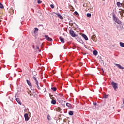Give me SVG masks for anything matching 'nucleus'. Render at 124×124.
Listing matches in <instances>:
<instances>
[{
  "label": "nucleus",
  "mask_w": 124,
  "mask_h": 124,
  "mask_svg": "<svg viewBox=\"0 0 124 124\" xmlns=\"http://www.w3.org/2000/svg\"><path fill=\"white\" fill-rule=\"evenodd\" d=\"M111 85L112 86V87L114 90L118 89V83H115L114 81H112L111 83Z\"/></svg>",
  "instance_id": "2"
},
{
  "label": "nucleus",
  "mask_w": 124,
  "mask_h": 124,
  "mask_svg": "<svg viewBox=\"0 0 124 124\" xmlns=\"http://www.w3.org/2000/svg\"><path fill=\"white\" fill-rule=\"evenodd\" d=\"M119 44H120L121 47H123L124 48V43L121 42H120Z\"/></svg>",
  "instance_id": "20"
},
{
  "label": "nucleus",
  "mask_w": 124,
  "mask_h": 124,
  "mask_svg": "<svg viewBox=\"0 0 124 124\" xmlns=\"http://www.w3.org/2000/svg\"><path fill=\"white\" fill-rule=\"evenodd\" d=\"M81 36H82L83 37V38H84V39H85V40H89L88 37L85 34H82Z\"/></svg>",
  "instance_id": "11"
},
{
  "label": "nucleus",
  "mask_w": 124,
  "mask_h": 124,
  "mask_svg": "<svg viewBox=\"0 0 124 124\" xmlns=\"http://www.w3.org/2000/svg\"><path fill=\"white\" fill-rule=\"evenodd\" d=\"M61 110H62V109H61V108H60V107H58L56 108V111L57 112H61Z\"/></svg>",
  "instance_id": "21"
},
{
  "label": "nucleus",
  "mask_w": 124,
  "mask_h": 124,
  "mask_svg": "<svg viewBox=\"0 0 124 124\" xmlns=\"http://www.w3.org/2000/svg\"><path fill=\"white\" fill-rule=\"evenodd\" d=\"M86 16L88 18H91V17L92 16V15L90 13H87V15H86Z\"/></svg>",
  "instance_id": "22"
},
{
  "label": "nucleus",
  "mask_w": 124,
  "mask_h": 124,
  "mask_svg": "<svg viewBox=\"0 0 124 124\" xmlns=\"http://www.w3.org/2000/svg\"><path fill=\"white\" fill-rule=\"evenodd\" d=\"M45 37L46 39V40H48V41H52V38H50L49 36L45 35Z\"/></svg>",
  "instance_id": "9"
},
{
  "label": "nucleus",
  "mask_w": 124,
  "mask_h": 124,
  "mask_svg": "<svg viewBox=\"0 0 124 124\" xmlns=\"http://www.w3.org/2000/svg\"><path fill=\"white\" fill-rule=\"evenodd\" d=\"M51 99H52V100H56L55 97H52V98H51Z\"/></svg>",
  "instance_id": "34"
},
{
  "label": "nucleus",
  "mask_w": 124,
  "mask_h": 124,
  "mask_svg": "<svg viewBox=\"0 0 124 124\" xmlns=\"http://www.w3.org/2000/svg\"><path fill=\"white\" fill-rule=\"evenodd\" d=\"M50 7L51 8H54V5L53 4H51Z\"/></svg>",
  "instance_id": "35"
},
{
  "label": "nucleus",
  "mask_w": 124,
  "mask_h": 124,
  "mask_svg": "<svg viewBox=\"0 0 124 124\" xmlns=\"http://www.w3.org/2000/svg\"><path fill=\"white\" fill-rule=\"evenodd\" d=\"M116 66H117L119 69H124V67L122 66L119 64H115Z\"/></svg>",
  "instance_id": "10"
},
{
  "label": "nucleus",
  "mask_w": 124,
  "mask_h": 124,
  "mask_svg": "<svg viewBox=\"0 0 124 124\" xmlns=\"http://www.w3.org/2000/svg\"><path fill=\"white\" fill-rule=\"evenodd\" d=\"M37 2H38V3L39 4H40V3H42V1H41L40 0H38L37 1Z\"/></svg>",
  "instance_id": "29"
},
{
  "label": "nucleus",
  "mask_w": 124,
  "mask_h": 124,
  "mask_svg": "<svg viewBox=\"0 0 124 124\" xmlns=\"http://www.w3.org/2000/svg\"><path fill=\"white\" fill-rule=\"evenodd\" d=\"M36 48H37V49H39V46H36Z\"/></svg>",
  "instance_id": "39"
},
{
  "label": "nucleus",
  "mask_w": 124,
  "mask_h": 124,
  "mask_svg": "<svg viewBox=\"0 0 124 124\" xmlns=\"http://www.w3.org/2000/svg\"><path fill=\"white\" fill-rule=\"evenodd\" d=\"M51 90L53 91V92H56L57 91V88L56 87H52L51 88Z\"/></svg>",
  "instance_id": "23"
},
{
  "label": "nucleus",
  "mask_w": 124,
  "mask_h": 124,
  "mask_svg": "<svg viewBox=\"0 0 124 124\" xmlns=\"http://www.w3.org/2000/svg\"><path fill=\"white\" fill-rule=\"evenodd\" d=\"M51 104H53V105H55V104L57 103V100H51Z\"/></svg>",
  "instance_id": "17"
},
{
  "label": "nucleus",
  "mask_w": 124,
  "mask_h": 124,
  "mask_svg": "<svg viewBox=\"0 0 124 124\" xmlns=\"http://www.w3.org/2000/svg\"><path fill=\"white\" fill-rule=\"evenodd\" d=\"M119 13L121 16H123V13H122V11H119Z\"/></svg>",
  "instance_id": "33"
},
{
  "label": "nucleus",
  "mask_w": 124,
  "mask_h": 124,
  "mask_svg": "<svg viewBox=\"0 0 124 124\" xmlns=\"http://www.w3.org/2000/svg\"><path fill=\"white\" fill-rule=\"evenodd\" d=\"M0 22H1V20H0Z\"/></svg>",
  "instance_id": "44"
},
{
  "label": "nucleus",
  "mask_w": 124,
  "mask_h": 124,
  "mask_svg": "<svg viewBox=\"0 0 124 124\" xmlns=\"http://www.w3.org/2000/svg\"><path fill=\"white\" fill-rule=\"evenodd\" d=\"M97 54H98L97 51H96V50H94V51H93V54L94 55V56L97 55Z\"/></svg>",
  "instance_id": "19"
},
{
  "label": "nucleus",
  "mask_w": 124,
  "mask_h": 124,
  "mask_svg": "<svg viewBox=\"0 0 124 124\" xmlns=\"http://www.w3.org/2000/svg\"><path fill=\"white\" fill-rule=\"evenodd\" d=\"M24 118H25V121L27 122L29 120V114H28V113H26L24 114Z\"/></svg>",
  "instance_id": "8"
},
{
  "label": "nucleus",
  "mask_w": 124,
  "mask_h": 124,
  "mask_svg": "<svg viewBox=\"0 0 124 124\" xmlns=\"http://www.w3.org/2000/svg\"><path fill=\"white\" fill-rule=\"evenodd\" d=\"M9 12L10 13V14H13L14 13V10H13V8H11L9 10Z\"/></svg>",
  "instance_id": "12"
},
{
  "label": "nucleus",
  "mask_w": 124,
  "mask_h": 124,
  "mask_svg": "<svg viewBox=\"0 0 124 124\" xmlns=\"http://www.w3.org/2000/svg\"><path fill=\"white\" fill-rule=\"evenodd\" d=\"M116 4H117L118 7H124V1H123V2L122 3H121L120 2H117Z\"/></svg>",
  "instance_id": "3"
},
{
  "label": "nucleus",
  "mask_w": 124,
  "mask_h": 124,
  "mask_svg": "<svg viewBox=\"0 0 124 124\" xmlns=\"http://www.w3.org/2000/svg\"><path fill=\"white\" fill-rule=\"evenodd\" d=\"M91 38L93 41H95V42H96V41H97V38H96V36H95V35H93L92 36Z\"/></svg>",
  "instance_id": "7"
},
{
  "label": "nucleus",
  "mask_w": 124,
  "mask_h": 124,
  "mask_svg": "<svg viewBox=\"0 0 124 124\" xmlns=\"http://www.w3.org/2000/svg\"><path fill=\"white\" fill-rule=\"evenodd\" d=\"M33 80H34V81L36 83V85H37V86L38 89H39V90H40V88H39V86L38 85V81L37 80L36 78H35V77L33 76Z\"/></svg>",
  "instance_id": "5"
},
{
  "label": "nucleus",
  "mask_w": 124,
  "mask_h": 124,
  "mask_svg": "<svg viewBox=\"0 0 124 124\" xmlns=\"http://www.w3.org/2000/svg\"><path fill=\"white\" fill-rule=\"evenodd\" d=\"M57 15L58 18H59V19H61V20H62V19H63V17H62V15H61V14H57Z\"/></svg>",
  "instance_id": "14"
},
{
  "label": "nucleus",
  "mask_w": 124,
  "mask_h": 124,
  "mask_svg": "<svg viewBox=\"0 0 124 124\" xmlns=\"http://www.w3.org/2000/svg\"><path fill=\"white\" fill-rule=\"evenodd\" d=\"M0 4H1V3L0 2Z\"/></svg>",
  "instance_id": "42"
},
{
  "label": "nucleus",
  "mask_w": 124,
  "mask_h": 124,
  "mask_svg": "<svg viewBox=\"0 0 124 124\" xmlns=\"http://www.w3.org/2000/svg\"><path fill=\"white\" fill-rule=\"evenodd\" d=\"M47 119L49 121H51V117H50V116L48 115Z\"/></svg>",
  "instance_id": "31"
},
{
  "label": "nucleus",
  "mask_w": 124,
  "mask_h": 124,
  "mask_svg": "<svg viewBox=\"0 0 124 124\" xmlns=\"http://www.w3.org/2000/svg\"><path fill=\"white\" fill-rule=\"evenodd\" d=\"M69 115L70 116H72V115H73V111H70L69 112Z\"/></svg>",
  "instance_id": "24"
},
{
  "label": "nucleus",
  "mask_w": 124,
  "mask_h": 124,
  "mask_svg": "<svg viewBox=\"0 0 124 124\" xmlns=\"http://www.w3.org/2000/svg\"><path fill=\"white\" fill-rule=\"evenodd\" d=\"M112 18L113 21H114V22H115L116 23H117L118 25H121L122 24V21H121V20H120V19H119L118 17H116V15H113Z\"/></svg>",
  "instance_id": "1"
},
{
  "label": "nucleus",
  "mask_w": 124,
  "mask_h": 124,
  "mask_svg": "<svg viewBox=\"0 0 124 124\" xmlns=\"http://www.w3.org/2000/svg\"><path fill=\"white\" fill-rule=\"evenodd\" d=\"M59 39L62 43H64V39L62 37H60Z\"/></svg>",
  "instance_id": "16"
},
{
  "label": "nucleus",
  "mask_w": 124,
  "mask_h": 124,
  "mask_svg": "<svg viewBox=\"0 0 124 124\" xmlns=\"http://www.w3.org/2000/svg\"><path fill=\"white\" fill-rule=\"evenodd\" d=\"M26 82L29 86L32 87L31 84V81H30L29 80H27Z\"/></svg>",
  "instance_id": "18"
},
{
  "label": "nucleus",
  "mask_w": 124,
  "mask_h": 124,
  "mask_svg": "<svg viewBox=\"0 0 124 124\" xmlns=\"http://www.w3.org/2000/svg\"><path fill=\"white\" fill-rule=\"evenodd\" d=\"M69 33L72 37H75V36H76V34L74 33V31L72 29L69 30Z\"/></svg>",
  "instance_id": "4"
},
{
  "label": "nucleus",
  "mask_w": 124,
  "mask_h": 124,
  "mask_svg": "<svg viewBox=\"0 0 124 124\" xmlns=\"http://www.w3.org/2000/svg\"><path fill=\"white\" fill-rule=\"evenodd\" d=\"M1 70V67H0V70Z\"/></svg>",
  "instance_id": "41"
},
{
  "label": "nucleus",
  "mask_w": 124,
  "mask_h": 124,
  "mask_svg": "<svg viewBox=\"0 0 124 124\" xmlns=\"http://www.w3.org/2000/svg\"><path fill=\"white\" fill-rule=\"evenodd\" d=\"M49 97L51 99L53 97V95H51V94H49Z\"/></svg>",
  "instance_id": "36"
},
{
  "label": "nucleus",
  "mask_w": 124,
  "mask_h": 124,
  "mask_svg": "<svg viewBox=\"0 0 124 124\" xmlns=\"http://www.w3.org/2000/svg\"><path fill=\"white\" fill-rule=\"evenodd\" d=\"M31 10L33 11V12H34V10H33V9H31Z\"/></svg>",
  "instance_id": "40"
},
{
  "label": "nucleus",
  "mask_w": 124,
  "mask_h": 124,
  "mask_svg": "<svg viewBox=\"0 0 124 124\" xmlns=\"http://www.w3.org/2000/svg\"><path fill=\"white\" fill-rule=\"evenodd\" d=\"M58 95H59L60 97H62V96H63V94L61 93L59 94Z\"/></svg>",
  "instance_id": "30"
},
{
  "label": "nucleus",
  "mask_w": 124,
  "mask_h": 124,
  "mask_svg": "<svg viewBox=\"0 0 124 124\" xmlns=\"http://www.w3.org/2000/svg\"><path fill=\"white\" fill-rule=\"evenodd\" d=\"M0 8H1V9L4 8V7L3 6V4H1L0 5Z\"/></svg>",
  "instance_id": "27"
},
{
  "label": "nucleus",
  "mask_w": 124,
  "mask_h": 124,
  "mask_svg": "<svg viewBox=\"0 0 124 124\" xmlns=\"http://www.w3.org/2000/svg\"><path fill=\"white\" fill-rule=\"evenodd\" d=\"M28 94H30V96H31L32 95V94H31V91H29V92H28Z\"/></svg>",
  "instance_id": "32"
},
{
  "label": "nucleus",
  "mask_w": 124,
  "mask_h": 124,
  "mask_svg": "<svg viewBox=\"0 0 124 124\" xmlns=\"http://www.w3.org/2000/svg\"><path fill=\"white\" fill-rule=\"evenodd\" d=\"M120 25L119 26H117V29H118V30H121L122 29H123L124 27H123V24H122V23L121 24H120Z\"/></svg>",
  "instance_id": "13"
},
{
  "label": "nucleus",
  "mask_w": 124,
  "mask_h": 124,
  "mask_svg": "<svg viewBox=\"0 0 124 124\" xmlns=\"http://www.w3.org/2000/svg\"><path fill=\"white\" fill-rule=\"evenodd\" d=\"M74 14H75L76 15H78L79 13L77 11H75Z\"/></svg>",
  "instance_id": "28"
},
{
  "label": "nucleus",
  "mask_w": 124,
  "mask_h": 124,
  "mask_svg": "<svg viewBox=\"0 0 124 124\" xmlns=\"http://www.w3.org/2000/svg\"><path fill=\"white\" fill-rule=\"evenodd\" d=\"M66 106H67L68 107H69V108L71 107V104H70L69 103H67L66 104Z\"/></svg>",
  "instance_id": "25"
},
{
  "label": "nucleus",
  "mask_w": 124,
  "mask_h": 124,
  "mask_svg": "<svg viewBox=\"0 0 124 124\" xmlns=\"http://www.w3.org/2000/svg\"><path fill=\"white\" fill-rule=\"evenodd\" d=\"M33 48L34 49V46H33Z\"/></svg>",
  "instance_id": "43"
},
{
  "label": "nucleus",
  "mask_w": 124,
  "mask_h": 124,
  "mask_svg": "<svg viewBox=\"0 0 124 124\" xmlns=\"http://www.w3.org/2000/svg\"><path fill=\"white\" fill-rule=\"evenodd\" d=\"M121 12L123 14V13H124V10H122V9H121Z\"/></svg>",
  "instance_id": "37"
},
{
  "label": "nucleus",
  "mask_w": 124,
  "mask_h": 124,
  "mask_svg": "<svg viewBox=\"0 0 124 124\" xmlns=\"http://www.w3.org/2000/svg\"><path fill=\"white\" fill-rule=\"evenodd\" d=\"M16 101L20 105H22V103H21V101H20V99L17 98L16 99Z\"/></svg>",
  "instance_id": "15"
},
{
  "label": "nucleus",
  "mask_w": 124,
  "mask_h": 124,
  "mask_svg": "<svg viewBox=\"0 0 124 124\" xmlns=\"http://www.w3.org/2000/svg\"><path fill=\"white\" fill-rule=\"evenodd\" d=\"M35 30L34 31V36L35 37H36L37 36V33L38 32V28H35Z\"/></svg>",
  "instance_id": "6"
},
{
  "label": "nucleus",
  "mask_w": 124,
  "mask_h": 124,
  "mask_svg": "<svg viewBox=\"0 0 124 124\" xmlns=\"http://www.w3.org/2000/svg\"><path fill=\"white\" fill-rule=\"evenodd\" d=\"M108 97V95H106L105 96V98H107Z\"/></svg>",
  "instance_id": "38"
},
{
  "label": "nucleus",
  "mask_w": 124,
  "mask_h": 124,
  "mask_svg": "<svg viewBox=\"0 0 124 124\" xmlns=\"http://www.w3.org/2000/svg\"><path fill=\"white\" fill-rule=\"evenodd\" d=\"M44 91V93H45V94H47V92L46 91V88H44L43 89Z\"/></svg>",
  "instance_id": "26"
}]
</instances>
